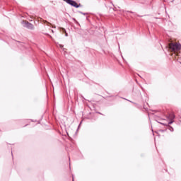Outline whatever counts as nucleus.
I'll use <instances>...</instances> for the list:
<instances>
[{
    "label": "nucleus",
    "instance_id": "nucleus-3",
    "mask_svg": "<svg viewBox=\"0 0 181 181\" xmlns=\"http://www.w3.org/2000/svg\"><path fill=\"white\" fill-rule=\"evenodd\" d=\"M24 28H27V29H30V30H33V29H35L33 24L29 23L28 21H24Z\"/></svg>",
    "mask_w": 181,
    "mask_h": 181
},
{
    "label": "nucleus",
    "instance_id": "nucleus-9",
    "mask_svg": "<svg viewBox=\"0 0 181 181\" xmlns=\"http://www.w3.org/2000/svg\"><path fill=\"white\" fill-rule=\"evenodd\" d=\"M175 119V115H172V119Z\"/></svg>",
    "mask_w": 181,
    "mask_h": 181
},
{
    "label": "nucleus",
    "instance_id": "nucleus-4",
    "mask_svg": "<svg viewBox=\"0 0 181 181\" xmlns=\"http://www.w3.org/2000/svg\"><path fill=\"white\" fill-rule=\"evenodd\" d=\"M171 124H173V121H170L168 123H161V125L168 126V125H170Z\"/></svg>",
    "mask_w": 181,
    "mask_h": 181
},
{
    "label": "nucleus",
    "instance_id": "nucleus-10",
    "mask_svg": "<svg viewBox=\"0 0 181 181\" xmlns=\"http://www.w3.org/2000/svg\"><path fill=\"white\" fill-rule=\"evenodd\" d=\"M72 181H74V178L73 177V180H72Z\"/></svg>",
    "mask_w": 181,
    "mask_h": 181
},
{
    "label": "nucleus",
    "instance_id": "nucleus-5",
    "mask_svg": "<svg viewBox=\"0 0 181 181\" xmlns=\"http://www.w3.org/2000/svg\"><path fill=\"white\" fill-rule=\"evenodd\" d=\"M62 32H63L64 33H65V36H66V37L69 36V35H68L67 33L66 32V29L62 28Z\"/></svg>",
    "mask_w": 181,
    "mask_h": 181
},
{
    "label": "nucleus",
    "instance_id": "nucleus-8",
    "mask_svg": "<svg viewBox=\"0 0 181 181\" xmlns=\"http://www.w3.org/2000/svg\"><path fill=\"white\" fill-rule=\"evenodd\" d=\"M59 47H60L61 49H63L64 45H59Z\"/></svg>",
    "mask_w": 181,
    "mask_h": 181
},
{
    "label": "nucleus",
    "instance_id": "nucleus-11",
    "mask_svg": "<svg viewBox=\"0 0 181 181\" xmlns=\"http://www.w3.org/2000/svg\"><path fill=\"white\" fill-rule=\"evenodd\" d=\"M158 123H159V124H162V122H158Z\"/></svg>",
    "mask_w": 181,
    "mask_h": 181
},
{
    "label": "nucleus",
    "instance_id": "nucleus-2",
    "mask_svg": "<svg viewBox=\"0 0 181 181\" xmlns=\"http://www.w3.org/2000/svg\"><path fill=\"white\" fill-rule=\"evenodd\" d=\"M169 47L173 52H175L176 50H180L181 45L179 43H170Z\"/></svg>",
    "mask_w": 181,
    "mask_h": 181
},
{
    "label": "nucleus",
    "instance_id": "nucleus-7",
    "mask_svg": "<svg viewBox=\"0 0 181 181\" xmlns=\"http://www.w3.org/2000/svg\"><path fill=\"white\" fill-rule=\"evenodd\" d=\"M170 131L171 132H173V127H170Z\"/></svg>",
    "mask_w": 181,
    "mask_h": 181
},
{
    "label": "nucleus",
    "instance_id": "nucleus-1",
    "mask_svg": "<svg viewBox=\"0 0 181 181\" xmlns=\"http://www.w3.org/2000/svg\"><path fill=\"white\" fill-rule=\"evenodd\" d=\"M64 2L68 4V5H70L71 6H74V8H80L81 6V4H78L77 2L74 0H63Z\"/></svg>",
    "mask_w": 181,
    "mask_h": 181
},
{
    "label": "nucleus",
    "instance_id": "nucleus-6",
    "mask_svg": "<svg viewBox=\"0 0 181 181\" xmlns=\"http://www.w3.org/2000/svg\"><path fill=\"white\" fill-rule=\"evenodd\" d=\"M81 15H88V13H83V11H78Z\"/></svg>",
    "mask_w": 181,
    "mask_h": 181
}]
</instances>
